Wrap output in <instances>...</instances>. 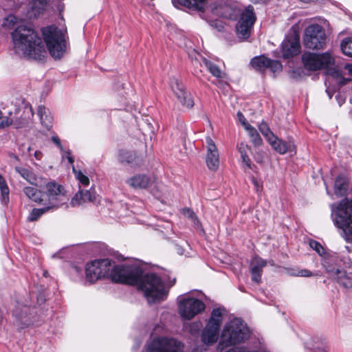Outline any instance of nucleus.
<instances>
[{
	"label": "nucleus",
	"mask_w": 352,
	"mask_h": 352,
	"mask_svg": "<svg viewBox=\"0 0 352 352\" xmlns=\"http://www.w3.org/2000/svg\"><path fill=\"white\" fill-rule=\"evenodd\" d=\"M85 272L87 280L91 283L102 277L110 276L115 283L137 285L149 303L164 300L167 296L161 277L152 272L143 275V270L138 264L112 267L109 259L96 260L87 265Z\"/></svg>",
	"instance_id": "obj_1"
},
{
	"label": "nucleus",
	"mask_w": 352,
	"mask_h": 352,
	"mask_svg": "<svg viewBox=\"0 0 352 352\" xmlns=\"http://www.w3.org/2000/svg\"><path fill=\"white\" fill-rule=\"evenodd\" d=\"M45 192L34 186H25L23 192L32 201L42 206H47L52 210H57L69 201L65 188L55 181H50L45 185Z\"/></svg>",
	"instance_id": "obj_2"
},
{
	"label": "nucleus",
	"mask_w": 352,
	"mask_h": 352,
	"mask_svg": "<svg viewBox=\"0 0 352 352\" xmlns=\"http://www.w3.org/2000/svg\"><path fill=\"white\" fill-rule=\"evenodd\" d=\"M334 224L341 230L340 234L348 242H352V199L344 198L338 205L330 206Z\"/></svg>",
	"instance_id": "obj_3"
},
{
	"label": "nucleus",
	"mask_w": 352,
	"mask_h": 352,
	"mask_svg": "<svg viewBox=\"0 0 352 352\" xmlns=\"http://www.w3.org/2000/svg\"><path fill=\"white\" fill-rule=\"evenodd\" d=\"M249 337L250 330L247 324L239 318H234L224 326L218 348L223 350L245 342Z\"/></svg>",
	"instance_id": "obj_4"
},
{
	"label": "nucleus",
	"mask_w": 352,
	"mask_h": 352,
	"mask_svg": "<svg viewBox=\"0 0 352 352\" xmlns=\"http://www.w3.org/2000/svg\"><path fill=\"white\" fill-rule=\"evenodd\" d=\"M41 32L51 56L54 58H61L66 47L64 32L54 25L43 28Z\"/></svg>",
	"instance_id": "obj_5"
},
{
	"label": "nucleus",
	"mask_w": 352,
	"mask_h": 352,
	"mask_svg": "<svg viewBox=\"0 0 352 352\" xmlns=\"http://www.w3.org/2000/svg\"><path fill=\"white\" fill-rule=\"evenodd\" d=\"M23 54L30 58L42 60L46 55L45 46L38 34L32 29L23 26Z\"/></svg>",
	"instance_id": "obj_6"
},
{
	"label": "nucleus",
	"mask_w": 352,
	"mask_h": 352,
	"mask_svg": "<svg viewBox=\"0 0 352 352\" xmlns=\"http://www.w3.org/2000/svg\"><path fill=\"white\" fill-rule=\"evenodd\" d=\"M236 20L235 30L238 38L243 40L248 38L256 21L254 6L249 4L242 8Z\"/></svg>",
	"instance_id": "obj_7"
},
{
	"label": "nucleus",
	"mask_w": 352,
	"mask_h": 352,
	"mask_svg": "<svg viewBox=\"0 0 352 352\" xmlns=\"http://www.w3.org/2000/svg\"><path fill=\"white\" fill-rule=\"evenodd\" d=\"M223 311L224 309L220 307L212 311L210 318L201 333V341L204 344L211 345L217 341Z\"/></svg>",
	"instance_id": "obj_8"
},
{
	"label": "nucleus",
	"mask_w": 352,
	"mask_h": 352,
	"mask_svg": "<svg viewBox=\"0 0 352 352\" xmlns=\"http://www.w3.org/2000/svg\"><path fill=\"white\" fill-rule=\"evenodd\" d=\"M327 43V35L324 28L316 23L309 25L305 30L303 44L311 50H322Z\"/></svg>",
	"instance_id": "obj_9"
},
{
	"label": "nucleus",
	"mask_w": 352,
	"mask_h": 352,
	"mask_svg": "<svg viewBox=\"0 0 352 352\" xmlns=\"http://www.w3.org/2000/svg\"><path fill=\"white\" fill-rule=\"evenodd\" d=\"M2 25L8 29H14L10 33V49L13 54L21 59L22 52V25L21 21L15 16L10 14L4 19Z\"/></svg>",
	"instance_id": "obj_10"
},
{
	"label": "nucleus",
	"mask_w": 352,
	"mask_h": 352,
	"mask_svg": "<svg viewBox=\"0 0 352 352\" xmlns=\"http://www.w3.org/2000/svg\"><path fill=\"white\" fill-rule=\"evenodd\" d=\"M304 66L310 71L328 68L334 64V58L329 52L315 54L305 52L302 56Z\"/></svg>",
	"instance_id": "obj_11"
},
{
	"label": "nucleus",
	"mask_w": 352,
	"mask_h": 352,
	"mask_svg": "<svg viewBox=\"0 0 352 352\" xmlns=\"http://www.w3.org/2000/svg\"><path fill=\"white\" fill-rule=\"evenodd\" d=\"M205 304L199 299L192 297L184 298L178 305V311L181 317L186 320H191L205 309Z\"/></svg>",
	"instance_id": "obj_12"
},
{
	"label": "nucleus",
	"mask_w": 352,
	"mask_h": 352,
	"mask_svg": "<svg viewBox=\"0 0 352 352\" xmlns=\"http://www.w3.org/2000/svg\"><path fill=\"white\" fill-rule=\"evenodd\" d=\"M184 345L173 338H157L147 345L148 352H182Z\"/></svg>",
	"instance_id": "obj_13"
},
{
	"label": "nucleus",
	"mask_w": 352,
	"mask_h": 352,
	"mask_svg": "<svg viewBox=\"0 0 352 352\" xmlns=\"http://www.w3.org/2000/svg\"><path fill=\"white\" fill-rule=\"evenodd\" d=\"M170 85L175 97L182 107L190 109L194 106L191 94L186 90L184 83L179 78H172Z\"/></svg>",
	"instance_id": "obj_14"
},
{
	"label": "nucleus",
	"mask_w": 352,
	"mask_h": 352,
	"mask_svg": "<svg viewBox=\"0 0 352 352\" xmlns=\"http://www.w3.org/2000/svg\"><path fill=\"white\" fill-rule=\"evenodd\" d=\"M327 272L342 287L352 288V273L338 268L327 267Z\"/></svg>",
	"instance_id": "obj_15"
},
{
	"label": "nucleus",
	"mask_w": 352,
	"mask_h": 352,
	"mask_svg": "<svg viewBox=\"0 0 352 352\" xmlns=\"http://www.w3.org/2000/svg\"><path fill=\"white\" fill-rule=\"evenodd\" d=\"M207 155L206 162L207 166L212 170H216L219 166V155L218 149L210 137L206 140Z\"/></svg>",
	"instance_id": "obj_16"
},
{
	"label": "nucleus",
	"mask_w": 352,
	"mask_h": 352,
	"mask_svg": "<svg viewBox=\"0 0 352 352\" xmlns=\"http://www.w3.org/2000/svg\"><path fill=\"white\" fill-rule=\"evenodd\" d=\"M126 183L133 189L142 190L153 186L155 179L145 174H137L127 179Z\"/></svg>",
	"instance_id": "obj_17"
},
{
	"label": "nucleus",
	"mask_w": 352,
	"mask_h": 352,
	"mask_svg": "<svg viewBox=\"0 0 352 352\" xmlns=\"http://www.w3.org/2000/svg\"><path fill=\"white\" fill-rule=\"evenodd\" d=\"M334 194L338 197H345V198L352 199V185L349 179L343 175H338L334 183Z\"/></svg>",
	"instance_id": "obj_18"
},
{
	"label": "nucleus",
	"mask_w": 352,
	"mask_h": 352,
	"mask_svg": "<svg viewBox=\"0 0 352 352\" xmlns=\"http://www.w3.org/2000/svg\"><path fill=\"white\" fill-rule=\"evenodd\" d=\"M300 45L298 38H290L285 39L282 43L283 56L288 58L297 55L300 52Z\"/></svg>",
	"instance_id": "obj_19"
},
{
	"label": "nucleus",
	"mask_w": 352,
	"mask_h": 352,
	"mask_svg": "<svg viewBox=\"0 0 352 352\" xmlns=\"http://www.w3.org/2000/svg\"><path fill=\"white\" fill-rule=\"evenodd\" d=\"M267 265V261L263 259L258 256H255L250 262V272L252 281L260 283L261 281V275L263 269Z\"/></svg>",
	"instance_id": "obj_20"
},
{
	"label": "nucleus",
	"mask_w": 352,
	"mask_h": 352,
	"mask_svg": "<svg viewBox=\"0 0 352 352\" xmlns=\"http://www.w3.org/2000/svg\"><path fill=\"white\" fill-rule=\"evenodd\" d=\"M271 146L280 154H285L287 152H292L295 150V146L292 142H285L274 135V138L268 141Z\"/></svg>",
	"instance_id": "obj_21"
},
{
	"label": "nucleus",
	"mask_w": 352,
	"mask_h": 352,
	"mask_svg": "<svg viewBox=\"0 0 352 352\" xmlns=\"http://www.w3.org/2000/svg\"><path fill=\"white\" fill-rule=\"evenodd\" d=\"M118 157L121 164L140 166L142 162V158L135 151L120 150Z\"/></svg>",
	"instance_id": "obj_22"
},
{
	"label": "nucleus",
	"mask_w": 352,
	"mask_h": 352,
	"mask_svg": "<svg viewBox=\"0 0 352 352\" xmlns=\"http://www.w3.org/2000/svg\"><path fill=\"white\" fill-rule=\"evenodd\" d=\"M209 0H172L175 7L184 6L190 9L204 11Z\"/></svg>",
	"instance_id": "obj_23"
},
{
	"label": "nucleus",
	"mask_w": 352,
	"mask_h": 352,
	"mask_svg": "<svg viewBox=\"0 0 352 352\" xmlns=\"http://www.w3.org/2000/svg\"><path fill=\"white\" fill-rule=\"evenodd\" d=\"M38 115L41 124L47 130H50L52 126L53 118L49 109L44 106H39L38 108Z\"/></svg>",
	"instance_id": "obj_24"
},
{
	"label": "nucleus",
	"mask_w": 352,
	"mask_h": 352,
	"mask_svg": "<svg viewBox=\"0 0 352 352\" xmlns=\"http://www.w3.org/2000/svg\"><path fill=\"white\" fill-rule=\"evenodd\" d=\"M312 342L307 343V346L311 349V352H327L328 346L325 340L314 338Z\"/></svg>",
	"instance_id": "obj_25"
},
{
	"label": "nucleus",
	"mask_w": 352,
	"mask_h": 352,
	"mask_svg": "<svg viewBox=\"0 0 352 352\" xmlns=\"http://www.w3.org/2000/svg\"><path fill=\"white\" fill-rule=\"evenodd\" d=\"M202 62L213 76L218 79H222L224 78L225 74L222 72L221 69L216 64L212 63L206 58H203Z\"/></svg>",
	"instance_id": "obj_26"
},
{
	"label": "nucleus",
	"mask_w": 352,
	"mask_h": 352,
	"mask_svg": "<svg viewBox=\"0 0 352 352\" xmlns=\"http://www.w3.org/2000/svg\"><path fill=\"white\" fill-rule=\"evenodd\" d=\"M253 68L256 70L262 72L267 68L270 63V59L264 56H260L253 58L250 62Z\"/></svg>",
	"instance_id": "obj_27"
},
{
	"label": "nucleus",
	"mask_w": 352,
	"mask_h": 352,
	"mask_svg": "<svg viewBox=\"0 0 352 352\" xmlns=\"http://www.w3.org/2000/svg\"><path fill=\"white\" fill-rule=\"evenodd\" d=\"M51 210L47 206H43L41 208H33L27 217V221L30 222L36 221L43 214Z\"/></svg>",
	"instance_id": "obj_28"
},
{
	"label": "nucleus",
	"mask_w": 352,
	"mask_h": 352,
	"mask_svg": "<svg viewBox=\"0 0 352 352\" xmlns=\"http://www.w3.org/2000/svg\"><path fill=\"white\" fill-rule=\"evenodd\" d=\"M0 191L1 199L4 204H6L9 200V188L4 177L0 174Z\"/></svg>",
	"instance_id": "obj_29"
},
{
	"label": "nucleus",
	"mask_w": 352,
	"mask_h": 352,
	"mask_svg": "<svg viewBox=\"0 0 352 352\" xmlns=\"http://www.w3.org/2000/svg\"><path fill=\"white\" fill-rule=\"evenodd\" d=\"M341 49L345 55L352 57V38H348L343 40Z\"/></svg>",
	"instance_id": "obj_30"
},
{
	"label": "nucleus",
	"mask_w": 352,
	"mask_h": 352,
	"mask_svg": "<svg viewBox=\"0 0 352 352\" xmlns=\"http://www.w3.org/2000/svg\"><path fill=\"white\" fill-rule=\"evenodd\" d=\"M259 131L266 138L267 140L269 141L274 138V133L270 130L267 123L263 122L258 126Z\"/></svg>",
	"instance_id": "obj_31"
},
{
	"label": "nucleus",
	"mask_w": 352,
	"mask_h": 352,
	"mask_svg": "<svg viewBox=\"0 0 352 352\" xmlns=\"http://www.w3.org/2000/svg\"><path fill=\"white\" fill-rule=\"evenodd\" d=\"M184 214L189 218L192 220V221L194 223V227L196 228V229H201L202 230V228H201V222L200 221L197 219V217L196 216V214H195V212L190 210V209H186Z\"/></svg>",
	"instance_id": "obj_32"
},
{
	"label": "nucleus",
	"mask_w": 352,
	"mask_h": 352,
	"mask_svg": "<svg viewBox=\"0 0 352 352\" xmlns=\"http://www.w3.org/2000/svg\"><path fill=\"white\" fill-rule=\"evenodd\" d=\"M249 136L251 138L252 142L256 145L258 146L261 145L262 143V139L261 138L258 133L257 132L256 129L254 128H250V132H248Z\"/></svg>",
	"instance_id": "obj_33"
},
{
	"label": "nucleus",
	"mask_w": 352,
	"mask_h": 352,
	"mask_svg": "<svg viewBox=\"0 0 352 352\" xmlns=\"http://www.w3.org/2000/svg\"><path fill=\"white\" fill-rule=\"evenodd\" d=\"M72 169L76 179L84 186H88L89 184V179L88 177L84 175L80 170H76L74 166Z\"/></svg>",
	"instance_id": "obj_34"
},
{
	"label": "nucleus",
	"mask_w": 352,
	"mask_h": 352,
	"mask_svg": "<svg viewBox=\"0 0 352 352\" xmlns=\"http://www.w3.org/2000/svg\"><path fill=\"white\" fill-rule=\"evenodd\" d=\"M85 203L83 200V194L79 190L72 199L70 204L73 207L79 206Z\"/></svg>",
	"instance_id": "obj_35"
},
{
	"label": "nucleus",
	"mask_w": 352,
	"mask_h": 352,
	"mask_svg": "<svg viewBox=\"0 0 352 352\" xmlns=\"http://www.w3.org/2000/svg\"><path fill=\"white\" fill-rule=\"evenodd\" d=\"M82 194H83V200L85 202L90 201V202H96V192L91 190H80Z\"/></svg>",
	"instance_id": "obj_36"
},
{
	"label": "nucleus",
	"mask_w": 352,
	"mask_h": 352,
	"mask_svg": "<svg viewBox=\"0 0 352 352\" xmlns=\"http://www.w3.org/2000/svg\"><path fill=\"white\" fill-rule=\"evenodd\" d=\"M267 68H270L274 73H275L280 72L283 69V66L280 61L270 59V63L267 65Z\"/></svg>",
	"instance_id": "obj_37"
},
{
	"label": "nucleus",
	"mask_w": 352,
	"mask_h": 352,
	"mask_svg": "<svg viewBox=\"0 0 352 352\" xmlns=\"http://www.w3.org/2000/svg\"><path fill=\"white\" fill-rule=\"evenodd\" d=\"M309 245L310 247L314 250L319 255H323L325 252L323 247L321 245V244L315 241V240H311L309 241Z\"/></svg>",
	"instance_id": "obj_38"
},
{
	"label": "nucleus",
	"mask_w": 352,
	"mask_h": 352,
	"mask_svg": "<svg viewBox=\"0 0 352 352\" xmlns=\"http://www.w3.org/2000/svg\"><path fill=\"white\" fill-rule=\"evenodd\" d=\"M23 178L25 179L30 184L36 185L37 178L36 175L28 170H23Z\"/></svg>",
	"instance_id": "obj_39"
},
{
	"label": "nucleus",
	"mask_w": 352,
	"mask_h": 352,
	"mask_svg": "<svg viewBox=\"0 0 352 352\" xmlns=\"http://www.w3.org/2000/svg\"><path fill=\"white\" fill-rule=\"evenodd\" d=\"M292 274L293 276L301 277H310L312 276L318 275V274H314L311 271L306 269L298 270L296 272H293Z\"/></svg>",
	"instance_id": "obj_40"
},
{
	"label": "nucleus",
	"mask_w": 352,
	"mask_h": 352,
	"mask_svg": "<svg viewBox=\"0 0 352 352\" xmlns=\"http://www.w3.org/2000/svg\"><path fill=\"white\" fill-rule=\"evenodd\" d=\"M23 114H25L26 118L28 120L32 119L34 116L32 106L29 103H25L23 102Z\"/></svg>",
	"instance_id": "obj_41"
},
{
	"label": "nucleus",
	"mask_w": 352,
	"mask_h": 352,
	"mask_svg": "<svg viewBox=\"0 0 352 352\" xmlns=\"http://www.w3.org/2000/svg\"><path fill=\"white\" fill-rule=\"evenodd\" d=\"M328 74L338 80L342 78V74L341 72L339 71L338 69H330L328 72Z\"/></svg>",
	"instance_id": "obj_42"
},
{
	"label": "nucleus",
	"mask_w": 352,
	"mask_h": 352,
	"mask_svg": "<svg viewBox=\"0 0 352 352\" xmlns=\"http://www.w3.org/2000/svg\"><path fill=\"white\" fill-rule=\"evenodd\" d=\"M11 124V120L8 118L0 117V129L9 126Z\"/></svg>",
	"instance_id": "obj_43"
},
{
	"label": "nucleus",
	"mask_w": 352,
	"mask_h": 352,
	"mask_svg": "<svg viewBox=\"0 0 352 352\" xmlns=\"http://www.w3.org/2000/svg\"><path fill=\"white\" fill-rule=\"evenodd\" d=\"M241 160L243 164H244L246 168H248V169H252V162L248 155L243 157Z\"/></svg>",
	"instance_id": "obj_44"
},
{
	"label": "nucleus",
	"mask_w": 352,
	"mask_h": 352,
	"mask_svg": "<svg viewBox=\"0 0 352 352\" xmlns=\"http://www.w3.org/2000/svg\"><path fill=\"white\" fill-rule=\"evenodd\" d=\"M63 153H64L63 157H66L68 160V162L72 164L74 162V158L72 157V152L71 151H68L67 152H65L64 151H62Z\"/></svg>",
	"instance_id": "obj_45"
},
{
	"label": "nucleus",
	"mask_w": 352,
	"mask_h": 352,
	"mask_svg": "<svg viewBox=\"0 0 352 352\" xmlns=\"http://www.w3.org/2000/svg\"><path fill=\"white\" fill-rule=\"evenodd\" d=\"M210 23V25L217 29L218 31H221L223 28V25H221V23L220 21H211L209 22Z\"/></svg>",
	"instance_id": "obj_46"
},
{
	"label": "nucleus",
	"mask_w": 352,
	"mask_h": 352,
	"mask_svg": "<svg viewBox=\"0 0 352 352\" xmlns=\"http://www.w3.org/2000/svg\"><path fill=\"white\" fill-rule=\"evenodd\" d=\"M36 299H37V303L39 305H41L42 304H43L45 300H46V296H45V294L44 293H40L37 296H36Z\"/></svg>",
	"instance_id": "obj_47"
},
{
	"label": "nucleus",
	"mask_w": 352,
	"mask_h": 352,
	"mask_svg": "<svg viewBox=\"0 0 352 352\" xmlns=\"http://www.w3.org/2000/svg\"><path fill=\"white\" fill-rule=\"evenodd\" d=\"M52 140L60 148V151H63V147L58 137L53 136Z\"/></svg>",
	"instance_id": "obj_48"
},
{
	"label": "nucleus",
	"mask_w": 352,
	"mask_h": 352,
	"mask_svg": "<svg viewBox=\"0 0 352 352\" xmlns=\"http://www.w3.org/2000/svg\"><path fill=\"white\" fill-rule=\"evenodd\" d=\"M238 151L239 153H241V151L245 152L248 148V146L247 144L241 142L240 144L237 146Z\"/></svg>",
	"instance_id": "obj_49"
},
{
	"label": "nucleus",
	"mask_w": 352,
	"mask_h": 352,
	"mask_svg": "<svg viewBox=\"0 0 352 352\" xmlns=\"http://www.w3.org/2000/svg\"><path fill=\"white\" fill-rule=\"evenodd\" d=\"M237 117L239 118V120L240 121V122L242 124H245V121H246V119L244 117V116L243 115L242 113L241 112H238L237 113Z\"/></svg>",
	"instance_id": "obj_50"
},
{
	"label": "nucleus",
	"mask_w": 352,
	"mask_h": 352,
	"mask_svg": "<svg viewBox=\"0 0 352 352\" xmlns=\"http://www.w3.org/2000/svg\"><path fill=\"white\" fill-rule=\"evenodd\" d=\"M34 156L37 160H40L42 158L43 154L39 151H35L34 152Z\"/></svg>",
	"instance_id": "obj_51"
},
{
	"label": "nucleus",
	"mask_w": 352,
	"mask_h": 352,
	"mask_svg": "<svg viewBox=\"0 0 352 352\" xmlns=\"http://www.w3.org/2000/svg\"><path fill=\"white\" fill-rule=\"evenodd\" d=\"M344 69H346L349 74L352 76V64L345 65Z\"/></svg>",
	"instance_id": "obj_52"
},
{
	"label": "nucleus",
	"mask_w": 352,
	"mask_h": 352,
	"mask_svg": "<svg viewBox=\"0 0 352 352\" xmlns=\"http://www.w3.org/2000/svg\"><path fill=\"white\" fill-rule=\"evenodd\" d=\"M242 125L245 127V129L248 131V132H250V128H254L247 121H245V124H242Z\"/></svg>",
	"instance_id": "obj_53"
},
{
	"label": "nucleus",
	"mask_w": 352,
	"mask_h": 352,
	"mask_svg": "<svg viewBox=\"0 0 352 352\" xmlns=\"http://www.w3.org/2000/svg\"><path fill=\"white\" fill-rule=\"evenodd\" d=\"M10 158H11V162H12V163L14 162V161H16V160H18L17 157H16V155H10Z\"/></svg>",
	"instance_id": "obj_54"
},
{
	"label": "nucleus",
	"mask_w": 352,
	"mask_h": 352,
	"mask_svg": "<svg viewBox=\"0 0 352 352\" xmlns=\"http://www.w3.org/2000/svg\"><path fill=\"white\" fill-rule=\"evenodd\" d=\"M15 170L16 173H18L19 175H22V172H21V168L19 167V166H16L15 167Z\"/></svg>",
	"instance_id": "obj_55"
},
{
	"label": "nucleus",
	"mask_w": 352,
	"mask_h": 352,
	"mask_svg": "<svg viewBox=\"0 0 352 352\" xmlns=\"http://www.w3.org/2000/svg\"><path fill=\"white\" fill-rule=\"evenodd\" d=\"M240 154H241V158H242L243 157L248 156V155H247V152H246V151H245V152L241 151V153H240Z\"/></svg>",
	"instance_id": "obj_56"
},
{
	"label": "nucleus",
	"mask_w": 352,
	"mask_h": 352,
	"mask_svg": "<svg viewBox=\"0 0 352 352\" xmlns=\"http://www.w3.org/2000/svg\"><path fill=\"white\" fill-rule=\"evenodd\" d=\"M300 1L303 3H311V2L314 1V0H300Z\"/></svg>",
	"instance_id": "obj_57"
},
{
	"label": "nucleus",
	"mask_w": 352,
	"mask_h": 352,
	"mask_svg": "<svg viewBox=\"0 0 352 352\" xmlns=\"http://www.w3.org/2000/svg\"><path fill=\"white\" fill-rule=\"evenodd\" d=\"M28 153H29V155L30 156H31V148H28Z\"/></svg>",
	"instance_id": "obj_58"
},
{
	"label": "nucleus",
	"mask_w": 352,
	"mask_h": 352,
	"mask_svg": "<svg viewBox=\"0 0 352 352\" xmlns=\"http://www.w3.org/2000/svg\"><path fill=\"white\" fill-rule=\"evenodd\" d=\"M253 183H254L256 186H257V182L256 181V179H253Z\"/></svg>",
	"instance_id": "obj_59"
},
{
	"label": "nucleus",
	"mask_w": 352,
	"mask_h": 352,
	"mask_svg": "<svg viewBox=\"0 0 352 352\" xmlns=\"http://www.w3.org/2000/svg\"><path fill=\"white\" fill-rule=\"evenodd\" d=\"M326 190H327V193L330 195L331 194H330L327 187H326Z\"/></svg>",
	"instance_id": "obj_60"
},
{
	"label": "nucleus",
	"mask_w": 352,
	"mask_h": 352,
	"mask_svg": "<svg viewBox=\"0 0 352 352\" xmlns=\"http://www.w3.org/2000/svg\"><path fill=\"white\" fill-rule=\"evenodd\" d=\"M43 275H44L45 276H47V272H43Z\"/></svg>",
	"instance_id": "obj_61"
}]
</instances>
